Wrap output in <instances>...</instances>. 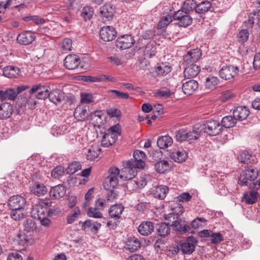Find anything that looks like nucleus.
Wrapping results in <instances>:
<instances>
[{
    "label": "nucleus",
    "instance_id": "nucleus-1",
    "mask_svg": "<svg viewBox=\"0 0 260 260\" xmlns=\"http://www.w3.org/2000/svg\"><path fill=\"white\" fill-rule=\"evenodd\" d=\"M120 125L116 124L110 127L103 136L101 144L103 146L108 147L114 144L120 135Z\"/></svg>",
    "mask_w": 260,
    "mask_h": 260
},
{
    "label": "nucleus",
    "instance_id": "nucleus-2",
    "mask_svg": "<svg viewBox=\"0 0 260 260\" xmlns=\"http://www.w3.org/2000/svg\"><path fill=\"white\" fill-rule=\"evenodd\" d=\"M109 175L104 182V187L106 190L113 189L118 184V176L120 171L116 167H112L109 169Z\"/></svg>",
    "mask_w": 260,
    "mask_h": 260
},
{
    "label": "nucleus",
    "instance_id": "nucleus-3",
    "mask_svg": "<svg viewBox=\"0 0 260 260\" xmlns=\"http://www.w3.org/2000/svg\"><path fill=\"white\" fill-rule=\"evenodd\" d=\"M202 129L210 136H214L220 134L222 131V125L215 120H208L201 126Z\"/></svg>",
    "mask_w": 260,
    "mask_h": 260
},
{
    "label": "nucleus",
    "instance_id": "nucleus-4",
    "mask_svg": "<svg viewBox=\"0 0 260 260\" xmlns=\"http://www.w3.org/2000/svg\"><path fill=\"white\" fill-rule=\"evenodd\" d=\"M123 168L122 169L120 177L123 180H131L134 178L137 173V167L133 165L131 161H123Z\"/></svg>",
    "mask_w": 260,
    "mask_h": 260
},
{
    "label": "nucleus",
    "instance_id": "nucleus-5",
    "mask_svg": "<svg viewBox=\"0 0 260 260\" xmlns=\"http://www.w3.org/2000/svg\"><path fill=\"white\" fill-rule=\"evenodd\" d=\"M115 12V7L110 4H106L99 9L100 17L104 22L111 20Z\"/></svg>",
    "mask_w": 260,
    "mask_h": 260
},
{
    "label": "nucleus",
    "instance_id": "nucleus-6",
    "mask_svg": "<svg viewBox=\"0 0 260 260\" xmlns=\"http://www.w3.org/2000/svg\"><path fill=\"white\" fill-rule=\"evenodd\" d=\"M257 175L256 169L248 168L242 171L239 178L238 183L241 185H247L248 181L254 180Z\"/></svg>",
    "mask_w": 260,
    "mask_h": 260
},
{
    "label": "nucleus",
    "instance_id": "nucleus-7",
    "mask_svg": "<svg viewBox=\"0 0 260 260\" xmlns=\"http://www.w3.org/2000/svg\"><path fill=\"white\" fill-rule=\"evenodd\" d=\"M189 13L183 10H179L174 14L173 18L178 21V23L180 26L186 27L190 25L192 22V19Z\"/></svg>",
    "mask_w": 260,
    "mask_h": 260
},
{
    "label": "nucleus",
    "instance_id": "nucleus-8",
    "mask_svg": "<svg viewBox=\"0 0 260 260\" xmlns=\"http://www.w3.org/2000/svg\"><path fill=\"white\" fill-rule=\"evenodd\" d=\"M239 69L233 65L225 66L219 71V76L225 80H230L236 76L239 73Z\"/></svg>",
    "mask_w": 260,
    "mask_h": 260
},
{
    "label": "nucleus",
    "instance_id": "nucleus-9",
    "mask_svg": "<svg viewBox=\"0 0 260 260\" xmlns=\"http://www.w3.org/2000/svg\"><path fill=\"white\" fill-rule=\"evenodd\" d=\"M135 43V40L131 35H125L117 38L115 45L117 48L123 50L131 48Z\"/></svg>",
    "mask_w": 260,
    "mask_h": 260
},
{
    "label": "nucleus",
    "instance_id": "nucleus-10",
    "mask_svg": "<svg viewBox=\"0 0 260 260\" xmlns=\"http://www.w3.org/2000/svg\"><path fill=\"white\" fill-rule=\"evenodd\" d=\"M8 204L11 209H23L26 204V200L19 195L13 196L9 199Z\"/></svg>",
    "mask_w": 260,
    "mask_h": 260
},
{
    "label": "nucleus",
    "instance_id": "nucleus-11",
    "mask_svg": "<svg viewBox=\"0 0 260 260\" xmlns=\"http://www.w3.org/2000/svg\"><path fill=\"white\" fill-rule=\"evenodd\" d=\"M197 241L193 237H188L185 242L180 244V250L183 254H189L192 253L195 249V245Z\"/></svg>",
    "mask_w": 260,
    "mask_h": 260
},
{
    "label": "nucleus",
    "instance_id": "nucleus-12",
    "mask_svg": "<svg viewBox=\"0 0 260 260\" xmlns=\"http://www.w3.org/2000/svg\"><path fill=\"white\" fill-rule=\"evenodd\" d=\"M116 34L115 29L110 26L103 27L100 31L101 39L105 42H110L114 40Z\"/></svg>",
    "mask_w": 260,
    "mask_h": 260
},
{
    "label": "nucleus",
    "instance_id": "nucleus-13",
    "mask_svg": "<svg viewBox=\"0 0 260 260\" xmlns=\"http://www.w3.org/2000/svg\"><path fill=\"white\" fill-rule=\"evenodd\" d=\"M49 87L46 86H42L40 84L34 85L29 91L30 94H32L35 92H37L36 98L40 100H45L47 98H49Z\"/></svg>",
    "mask_w": 260,
    "mask_h": 260
},
{
    "label": "nucleus",
    "instance_id": "nucleus-14",
    "mask_svg": "<svg viewBox=\"0 0 260 260\" xmlns=\"http://www.w3.org/2000/svg\"><path fill=\"white\" fill-rule=\"evenodd\" d=\"M133 156L134 159H132L127 161L132 162L133 165L138 169L143 168L145 165L144 162L146 158L145 153L142 151L137 150L134 151Z\"/></svg>",
    "mask_w": 260,
    "mask_h": 260
},
{
    "label": "nucleus",
    "instance_id": "nucleus-15",
    "mask_svg": "<svg viewBox=\"0 0 260 260\" xmlns=\"http://www.w3.org/2000/svg\"><path fill=\"white\" fill-rule=\"evenodd\" d=\"M80 63V57L75 54H70L66 56L64 60V66L68 70H74Z\"/></svg>",
    "mask_w": 260,
    "mask_h": 260
},
{
    "label": "nucleus",
    "instance_id": "nucleus-16",
    "mask_svg": "<svg viewBox=\"0 0 260 260\" xmlns=\"http://www.w3.org/2000/svg\"><path fill=\"white\" fill-rule=\"evenodd\" d=\"M202 55L201 50L197 48L190 50L184 57L185 64L194 63L198 61Z\"/></svg>",
    "mask_w": 260,
    "mask_h": 260
},
{
    "label": "nucleus",
    "instance_id": "nucleus-17",
    "mask_svg": "<svg viewBox=\"0 0 260 260\" xmlns=\"http://www.w3.org/2000/svg\"><path fill=\"white\" fill-rule=\"evenodd\" d=\"M36 36L31 31H25L19 34L17 37L18 42L23 45L31 44L35 39Z\"/></svg>",
    "mask_w": 260,
    "mask_h": 260
},
{
    "label": "nucleus",
    "instance_id": "nucleus-18",
    "mask_svg": "<svg viewBox=\"0 0 260 260\" xmlns=\"http://www.w3.org/2000/svg\"><path fill=\"white\" fill-rule=\"evenodd\" d=\"M66 188L62 184H58L51 187L49 191L50 197L52 200L59 199L64 196Z\"/></svg>",
    "mask_w": 260,
    "mask_h": 260
},
{
    "label": "nucleus",
    "instance_id": "nucleus-19",
    "mask_svg": "<svg viewBox=\"0 0 260 260\" xmlns=\"http://www.w3.org/2000/svg\"><path fill=\"white\" fill-rule=\"evenodd\" d=\"M82 223L81 229L83 231H90L95 234L101 226V224L91 219H87L84 222H80Z\"/></svg>",
    "mask_w": 260,
    "mask_h": 260
},
{
    "label": "nucleus",
    "instance_id": "nucleus-20",
    "mask_svg": "<svg viewBox=\"0 0 260 260\" xmlns=\"http://www.w3.org/2000/svg\"><path fill=\"white\" fill-rule=\"evenodd\" d=\"M249 110L246 106H238L233 112V115L237 120H244L249 115Z\"/></svg>",
    "mask_w": 260,
    "mask_h": 260
},
{
    "label": "nucleus",
    "instance_id": "nucleus-21",
    "mask_svg": "<svg viewBox=\"0 0 260 260\" xmlns=\"http://www.w3.org/2000/svg\"><path fill=\"white\" fill-rule=\"evenodd\" d=\"M186 67L184 71V76L187 78L195 77L200 71V67L196 63L185 64Z\"/></svg>",
    "mask_w": 260,
    "mask_h": 260
},
{
    "label": "nucleus",
    "instance_id": "nucleus-22",
    "mask_svg": "<svg viewBox=\"0 0 260 260\" xmlns=\"http://www.w3.org/2000/svg\"><path fill=\"white\" fill-rule=\"evenodd\" d=\"M199 87L198 83L194 80H190L182 85V90L187 95L192 94Z\"/></svg>",
    "mask_w": 260,
    "mask_h": 260
},
{
    "label": "nucleus",
    "instance_id": "nucleus-23",
    "mask_svg": "<svg viewBox=\"0 0 260 260\" xmlns=\"http://www.w3.org/2000/svg\"><path fill=\"white\" fill-rule=\"evenodd\" d=\"M169 191V188L165 185L155 186L152 189L151 193L153 196L160 200L164 199Z\"/></svg>",
    "mask_w": 260,
    "mask_h": 260
},
{
    "label": "nucleus",
    "instance_id": "nucleus-24",
    "mask_svg": "<svg viewBox=\"0 0 260 260\" xmlns=\"http://www.w3.org/2000/svg\"><path fill=\"white\" fill-rule=\"evenodd\" d=\"M49 95L50 101L56 105L60 104L64 99V93L58 89L50 91Z\"/></svg>",
    "mask_w": 260,
    "mask_h": 260
},
{
    "label": "nucleus",
    "instance_id": "nucleus-25",
    "mask_svg": "<svg viewBox=\"0 0 260 260\" xmlns=\"http://www.w3.org/2000/svg\"><path fill=\"white\" fill-rule=\"evenodd\" d=\"M153 223L149 221L142 222L139 226L138 230L139 233L143 236L150 235L154 230Z\"/></svg>",
    "mask_w": 260,
    "mask_h": 260
},
{
    "label": "nucleus",
    "instance_id": "nucleus-26",
    "mask_svg": "<svg viewBox=\"0 0 260 260\" xmlns=\"http://www.w3.org/2000/svg\"><path fill=\"white\" fill-rule=\"evenodd\" d=\"M124 210V207L121 204H115L111 206L109 209V214L112 218L117 220L120 218Z\"/></svg>",
    "mask_w": 260,
    "mask_h": 260
},
{
    "label": "nucleus",
    "instance_id": "nucleus-27",
    "mask_svg": "<svg viewBox=\"0 0 260 260\" xmlns=\"http://www.w3.org/2000/svg\"><path fill=\"white\" fill-rule=\"evenodd\" d=\"M13 112V107L9 103H4L0 105V118L7 119L9 118Z\"/></svg>",
    "mask_w": 260,
    "mask_h": 260
},
{
    "label": "nucleus",
    "instance_id": "nucleus-28",
    "mask_svg": "<svg viewBox=\"0 0 260 260\" xmlns=\"http://www.w3.org/2000/svg\"><path fill=\"white\" fill-rule=\"evenodd\" d=\"M170 156L176 162H182L187 157L186 151L184 150H174L170 152Z\"/></svg>",
    "mask_w": 260,
    "mask_h": 260
},
{
    "label": "nucleus",
    "instance_id": "nucleus-29",
    "mask_svg": "<svg viewBox=\"0 0 260 260\" xmlns=\"http://www.w3.org/2000/svg\"><path fill=\"white\" fill-rule=\"evenodd\" d=\"M141 246L140 241L136 237L130 238L127 240L125 248L131 252L138 250Z\"/></svg>",
    "mask_w": 260,
    "mask_h": 260
},
{
    "label": "nucleus",
    "instance_id": "nucleus-30",
    "mask_svg": "<svg viewBox=\"0 0 260 260\" xmlns=\"http://www.w3.org/2000/svg\"><path fill=\"white\" fill-rule=\"evenodd\" d=\"M171 225L175 230L181 233H186L190 229L189 226L185 224V221L180 218L173 221Z\"/></svg>",
    "mask_w": 260,
    "mask_h": 260
},
{
    "label": "nucleus",
    "instance_id": "nucleus-31",
    "mask_svg": "<svg viewBox=\"0 0 260 260\" xmlns=\"http://www.w3.org/2000/svg\"><path fill=\"white\" fill-rule=\"evenodd\" d=\"M3 75L9 78L17 77L20 74L19 69L13 66L6 67L3 69Z\"/></svg>",
    "mask_w": 260,
    "mask_h": 260
},
{
    "label": "nucleus",
    "instance_id": "nucleus-32",
    "mask_svg": "<svg viewBox=\"0 0 260 260\" xmlns=\"http://www.w3.org/2000/svg\"><path fill=\"white\" fill-rule=\"evenodd\" d=\"M30 191L35 195L41 197L45 195L47 192L48 189L43 184L36 183L31 187Z\"/></svg>",
    "mask_w": 260,
    "mask_h": 260
},
{
    "label": "nucleus",
    "instance_id": "nucleus-33",
    "mask_svg": "<svg viewBox=\"0 0 260 260\" xmlns=\"http://www.w3.org/2000/svg\"><path fill=\"white\" fill-rule=\"evenodd\" d=\"M46 210L47 209L44 208L42 205H35L33 206L31 209V216L35 219L40 218L42 216H45Z\"/></svg>",
    "mask_w": 260,
    "mask_h": 260
},
{
    "label": "nucleus",
    "instance_id": "nucleus-34",
    "mask_svg": "<svg viewBox=\"0 0 260 260\" xmlns=\"http://www.w3.org/2000/svg\"><path fill=\"white\" fill-rule=\"evenodd\" d=\"M173 142L172 137L167 135L159 137L157 141V145L160 149H165L172 145Z\"/></svg>",
    "mask_w": 260,
    "mask_h": 260
},
{
    "label": "nucleus",
    "instance_id": "nucleus-35",
    "mask_svg": "<svg viewBox=\"0 0 260 260\" xmlns=\"http://www.w3.org/2000/svg\"><path fill=\"white\" fill-rule=\"evenodd\" d=\"M101 149L98 145H93L89 148L86 152L87 159L89 160H93L100 154Z\"/></svg>",
    "mask_w": 260,
    "mask_h": 260
},
{
    "label": "nucleus",
    "instance_id": "nucleus-36",
    "mask_svg": "<svg viewBox=\"0 0 260 260\" xmlns=\"http://www.w3.org/2000/svg\"><path fill=\"white\" fill-rule=\"evenodd\" d=\"M258 193L255 191H250L243 194L242 201L247 204H253L257 201Z\"/></svg>",
    "mask_w": 260,
    "mask_h": 260
},
{
    "label": "nucleus",
    "instance_id": "nucleus-37",
    "mask_svg": "<svg viewBox=\"0 0 260 260\" xmlns=\"http://www.w3.org/2000/svg\"><path fill=\"white\" fill-rule=\"evenodd\" d=\"M156 231L159 236L165 237L170 234L171 228L168 224L161 222L157 225Z\"/></svg>",
    "mask_w": 260,
    "mask_h": 260
},
{
    "label": "nucleus",
    "instance_id": "nucleus-38",
    "mask_svg": "<svg viewBox=\"0 0 260 260\" xmlns=\"http://www.w3.org/2000/svg\"><path fill=\"white\" fill-rule=\"evenodd\" d=\"M212 4L208 1H204L197 4L196 12L199 14H204L210 10Z\"/></svg>",
    "mask_w": 260,
    "mask_h": 260
},
{
    "label": "nucleus",
    "instance_id": "nucleus-39",
    "mask_svg": "<svg viewBox=\"0 0 260 260\" xmlns=\"http://www.w3.org/2000/svg\"><path fill=\"white\" fill-rule=\"evenodd\" d=\"M74 117L79 121L85 120L88 115L87 110L82 107H79L76 108L74 113Z\"/></svg>",
    "mask_w": 260,
    "mask_h": 260
},
{
    "label": "nucleus",
    "instance_id": "nucleus-40",
    "mask_svg": "<svg viewBox=\"0 0 260 260\" xmlns=\"http://www.w3.org/2000/svg\"><path fill=\"white\" fill-rule=\"evenodd\" d=\"M237 119L234 116H226L222 118L221 121L222 127L231 128L234 127L236 124Z\"/></svg>",
    "mask_w": 260,
    "mask_h": 260
},
{
    "label": "nucleus",
    "instance_id": "nucleus-41",
    "mask_svg": "<svg viewBox=\"0 0 260 260\" xmlns=\"http://www.w3.org/2000/svg\"><path fill=\"white\" fill-rule=\"evenodd\" d=\"M219 80L217 77L210 76L207 78L205 82V86L208 89H214L219 84Z\"/></svg>",
    "mask_w": 260,
    "mask_h": 260
},
{
    "label": "nucleus",
    "instance_id": "nucleus-42",
    "mask_svg": "<svg viewBox=\"0 0 260 260\" xmlns=\"http://www.w3.org/2000/svg\"><path fill=\"white\" fill-rule=\"evenodd\" d=\"M173 92L170 90L166 87H162L158 89L154 93V96L160 99H167L170 97Z\"/></svg>",
    "mask_w": 260,
    "mask_h": 260
},
{
    "label": "nucleus",
    "instance_id": "nucleus-43",
    "mask_svg": "<svg viewBox=\"0 0 260 260\" xmlns=\"http://www.w3.org/2000/svg\"><path fill=\"white\" fill-rule=\"evenodd\" d=\"M93 15V9L90 7H85L82 9L81 16L85 21H89L92 17Z\"/></svg>",
    "mask_w": 260,
    "mask_h": 260
},
{
    "label": "nucleus",
    "instance_id": "nucleus-44",
    "mask_svg": "<svg viewBox=\"0 0 260 260\" xmlns=\"http://www.w3.org/2000/svg\"><path fill=\"white\" fill-rule=\"evenodd\" d=\"M171 71V67L162 63L158 65L155 69V72L158 75L165 76Z\"/></svg>",
    "mask_w": 260,
    "mask_h": 260
},
{
    "label": "nucleus",
    "instance_id": "nucleus-45",
    "mask_svg": "<svg viewBox=\"0 0 260 260\" xmlns=\"http://www.w3.org/2000/svg\"><path fill=\"white\" fill-rule=\"evenodd\" d=\"M169 164L165 160L157 162L155 165L156 171L159 173H164L169 169Z\"/></svg>",
    "mask_w": 260,
    "mask_h": 260
},
{
    "label": "nucleus",
    "instance_id": "nucleus-46",
    "mask_svg": "<svg viewBox=\"0 0 260 260\" xmlns=\"http://www.w3.org/2000/svg\"><path fill=\"white\" fill-rule=\"evenodd\" d=\"M251 154L246 151H240L238 156L239 162L242 164H248L250 162Z\"/></svg>",
    "mask_w": 260,
    "mask_h": 260
},
{
    "label": "nucleus",
    "instance_id": "nucleus-47",
    "mask_svg": "<svg viewBox=\"0 0 260 260\" xmlns=\"http://www.w3.org/2000/svg\"><path fill=\"white\" fill-rule=\"evenodd\" d=\"M36 228L35 222L31 219H27L23 223V230L26 232L34 231Z\"/></svg>",
    "mask_w": 260,
    "mask_h": 260
},
{
    "label": "nucleus",
    "instance_id": "nucleus-48",
    "mask_svg": "<svg viewBox=\"0 0 260 260\" xmlns=\"http://www.w3.org/2000/svg\"><path fill=\"white\" fill-rule=\"evenodd\" d=\"M156 49L153 46V44H148L145 47L144 51V55L148 58L152 57L156 54Z\"/></svg>",
    "mask_w": 260,
    "mask_h": 260
},
{
    "label": "nucleus",
    "instance_id": "nucleus-49",
    "mask_svg": "<svg viewBox=\"0 0 260 260\" xmlns=\"http://www.w3.org/2000/svg\"><path fill=\"white\" fill-rule=\"evenodd\" d=\"M197 4L194 0H186L184 3V6L182 10L185 12L189 13L190 11L194 10L196 11Z\"/></svg>",
    "mask_w": 260,
    "mask_h": 260
},
{
    "label": "nucleus",
    "instance_id": "nucleus-50",
    "mask_svg": "<svg viewBox=\"0 0 260 260\" xmlns=\"http://www.w3.org/2000/svg\"><path fill=\"white\" fill-rule=\"evenodd\" d=\"M81 169V165L79 162L75 161L70 164L67 170V172L70 174H73Z\"/></svg>",
    "mask_w": 260,
    "mask_h": 260
},
{
    "label": "nucleus",
    "instance_id": "nucleus-51",
    "mask_svg": "<svg viewBox=\"0 0 260 260\" xmlns=\"http://www.w3.org/2000/svg\"><path fill=\"white\" fill-rule=\"evenodd\" d=\"M99 210H100L96 207H90L88 208L87 214L90 217L101 218L103 217V215Z\"/></svg>",
    "mask_w": 260,
    "mask_h": 260
},
{
    "label": "nucleus",
    "instance_id": "nucleus-52",
    "mask_svg": "<svg viewBox=\"0 0 260 260\" xmlns=\"http://www.w3.org/2000/svg\"><path fill=\"white\" fill-rule=\"evenodd\" d=\"M17 96L14 88H9L4 91V101L6 100H14Z\"/></svg>",
    "mask_w": 260,
    "mask_h": 260
},
{
    "label": "nucleus",
    "instance_id": "nucleus-53",
    "mask_svg": "<svg viewBox=\"0 0 260 260\" xmlns=\"http://www.w3.org/2000/svg\"><path fill=\"white\" fill-rule=\"evenodd\" d=\"M80 214V211L79 209L78 208H75L72 213L68 215L67 218V223L68 224L73 223Z\"/></svg>",
    "mask_w": 260,
    "mask_h": 260
},
{
    "label": "nucleus",
    "instance_id": "nucleus-54",
    "mask_svg": "<svg viewBox=\"0 0 260 260\" xmlns=\"http://www.w3.org/2000/svg\"><path fill=\"white\" fill-rule=\"evenodd\" d=\"M109 93H113V98H119L122 99H127L129 96L127 93L121 92L117 90L112 89L108 91Z\"/></svg>",
    "mask_w": 260,
    "mask_h": 260
},
{
    "label": "nucleus",
    "instance_id": "nucleus-55",
    "mask_svg": "<svg viewBox=\"0 0 260 260\" xmlns=\"http://www.w3.org/2000/svg\"><path fill=\"white\" fill-rule=\"evenodd\" d=\"M187 130L181 129L176 132L175 137L177 141L182 142L186 141Z\"/></svg>",
    "mask_w": 260,
    "mask_h": 260
},
{
    "label": "nucleus",
    "instance_id": "nucleus-56",
    "mask_svg": "<svg viewBox=\"0 0 260 260\" xmlns=\"http://www.w3.org/2000/svg\"><path fill=\"white\" fill-rule=\"evenodd\" d=\"M201 131L193 129L192 131L188 132L187 131V137H186V141H190L193 140H197L200 136Z\"/></svg>",
    "mask_w": 260,
    "mask_h": 260
},
{
    "label": "nucleus",
    "instance_id": "nucleus-57",
    "mask_svg": "<svg viewBox=\"0 0 260 260\" xmlns=\"http://www.w3.org/2000/svg\"><path fill=\"white\" fill-rule=\"evenodd\" d=\"M61 47L63 51H71L72 48V41L70 38L64 39L61 43Z\"/></svg>",
    "mask_w": 260,
    "mask_h": 260
},
{
    "label": "nucleus",
    "instance_id": "nucleus-58",
    "mask_svg": "<svg viewBox=\"0 0 260 260\" xmlns=\"http://www.w3.org/2000/svg\"><path fill=\"white\" fill-rule=\"evenodd\" d=\"M11 216L15 220H20L23 218L24 214L21 212L22 209H11Z\"/></svg>",
    "mask_w": 260,
    "mask_h": 260
},
{
    "label": "nucleus",
    "instance_id": "nucleus-59",
    "mask_svg": "<svg viewBox=\"0 0 260 260\" xmlns=\"http://www.w3.org/2000/svg\"><path fill=\"white\" fill-rule=\"evenodd\" d=\"M249 35V34L247 29H242L238 35V41L242 43L246 42L248 39Z\"/></svg>",
    "mask_w": 260,
    "mask_h": 260
},
{
    "label": "nucleus",
    "instance_id": "nucleus-60",
    "mask_svg": "<svg viewBox=\"0 0 260 260\" xmlns=\"http://www.w3.org/2000/svg\"><path fill=\"white\" fill-rule=\"evenodd\" d=\"M223 240V236L220 233H212L210 237V241L213 244H218Z\"/></svg>",
    "mask_w": 260,
    "mask_h": 260
},
{
    "label": "nucleus",
    "instance_id": "nucleus-61",
    "mask_svg": "<svg viewBox=\"0 0 260 260\" xmlns=\"http://www.w3.org/2000/svg\"><path fill=\"white\" fill-rule=\"evenodd\" d=\"M81 103H90L94 101L92 95L91 93H82L81 94Z\"/></svg>",
    "mask_w": 260,
    "mask_h": 260
},
{
    "label": "nucleus",
    "instance_id": "nucleus-62",
    "mask_svg": "<svg viewBox=\"0 0 260 260\" xmlns=\"http://www.w3.org/2000/svg\"><path fill=\"white\" fill-rule=\"evenodd\" d=\"M63 174V168L61 166H57L54 168L51 172V176L54 178H57Z\"/></svg>",
    "mask_w": 260,
    "mask_h": 260
},
{
    "label": "nucleus",
    "instance_id": "nucleus-63",
    "mask_svg": "<svg viewBox=\"0 0 260 260\" xmlns=\"http://www.w3.org/2000/svg\"><path fill=\"white\" fill-rule=\"evenodd\" d=\"M108 115L112 117H119L121 116V113L120 110L118 109L111 108L107 110Z\"/></svg>",
    "mask_w": 260,
    "mask_h": 260
},
{
    "label": "nucleus",
    "instance_id": "nucleus-64",
    "mask_svg": "<svg viewBox=\"0 0 260 260\" xmlns=\"http://www.w3.org/2000/svg\"><path fill=\"white\" fill-rule=\"evenodd\" d=\"M191 196L188 192H183L178 196L176 199L179 202H188L191 199Z\"/></svg>",
    "mask_w": 260,
    "mask_h": 260
}]
</instances>
